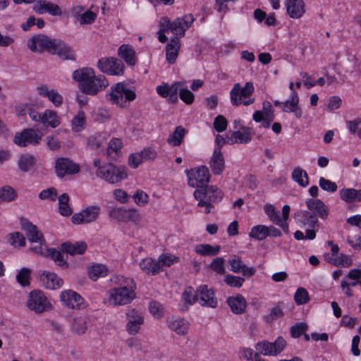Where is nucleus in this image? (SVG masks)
Wrapping results in <instances>:
<instances>
[{
	"instance_id": "nucleus-1",
	"label": "nucleus",
	"mask_w": 361,
	"mask_h": 361,
	"mask_svg": "<svg viewBox=\"0 0 361 361\" xmlns=\"http://www.w3.org/2000/svg\"><path fill=\"white\" fill-rule=\"evenodd\" d=\"M73 78L78 83L79 90L84 94L95 96L109 86L104 75H96L93 69L82 68L73 73Z\"/></svg>"
},
{
	"instance_id": "nucleus-2",
	"label": "nucleus",
	"mask_w": 361,
	"mask_h": 361,
	"mask_svg": "<svg viewBox=\"0 0 361 361\" xmlns=\"http://www.w3.org/2000/svg\"><path fill=\"white\" fill-rule=\"evenodd\" d=\"M117 287L107 292V301L111 305H125L130 303L135 298V283L132 279L123 276L116 277Z\"/></svg>"
},
{
	"instance_id": "nucleus-3",
	"label": "nucleus",
	"mask_w": 361,
	"mask_h": 361,
	"mask_svg": "<svg viewBox=\"0 0 361 361\" xmlns=\"http://www.w3.org/2000/svg\"><path fill=\"white\" fill-rule=\"evenodd\" d=\"M136 97L135 91L128 88L125 82L113 85L105 95L106 99L110 104L121 109L128 107L130 102L134 101Z\"/></svg>"
},
{
	"instance_id": "nucleus-4",
	"label": "nucleus",
	"mask_w": 361,
	"mask_h": 361,
	"mask_svg": "<svg viewBox=\"0 0 361 361\" xmlns=\"http://www.w3.org/2000/svg\"><path fill=\"white\" fill-rule=\"evenodd\" d=\"M97 177L101 178L111 184H115L127 178V169L123 166H115L112 164L97 168Z\"/></svg>"
},
{
	"instance_id": "nucleus-5",
	"label": "nucleus",
	"mask_w": 361,
	"mask_h": 361,
	"mask_svg": "<svg viewBox=\"0 0 361 361\" xmlns=\"http://www.w3.org/2000/svg\"><path fill=\"white\" fill-rule=\"evenodd\" d=\"M58 39H51L47 35L39 34L32 36L27 41V47L34 52L47 51L51 54L54 52L55 47Z\"/></svg>"
},
{
	"instance_id": "nucleus-6",
	"label": "nucleus",
	"mask_w": 361,
	"mask_h": 361,
	"mask_svg": "<svg viewBox=\"0 0 361 361\" xmlns=\"http://www.w3.org/2000/svg\"><path fill=\"white\" fill-rule=\"evenodd\" d=\"M26 305L30 310L37 314L42 313L51 306L44 293L39 290H34L30 293Z\"/></svg>"
},
{
	"instance_id": "nucleus-7",
	"label": "nucleus",
	"mask_w": 361,
	"mask_h": 361,
	"mask_svg": "<svg viewBox=\"0 0 361 361\" xmlns=\"http://www.w3.org/2000/svg\"><path fill=\"white\" fill-rule=\"evenodd\" d=\"M188 183L192 188H200L209 181L210 174L207 166H202L194 169L186 171Z\"/></svg>"
},
{
	"instance_id": "nucleus-8",
	"label": "nucleus",
	"mask_w": 361,
	"mask_h": 361,
	"mask_svg": "<svg viewBox=\"0 0 361 361\" xmlns=\"http://www.w3.org/2000/svg\"><path fill=\"white\" fill-rule=\"evenodd\" d=\"M97 67L102 72L110 75H122L124 73L123 62L114 57L100 59Z\"/></svg>"
},
{
	"instance_id": "nucleus-9",
	"label": "nucleus",
	"mask_w": 361,
	"mask_h": 361,
	"mask_svg": "<svg viewBox=\"0 0 361 361\" xmlns=\"http://www.w3.org/2000/svg\"><path fill=\"white\" fill-rule=\"evenodd\" d=\"M193 299H196V302L203 307L216 308L218 305L214 290L209 288L207 285H201L197 288Z\"/></svg>"
},
{
	"instance_id": "nucleus-10",
	"label": "nucleus",
	"mask_w": 361,
	"mask_h": 361,
	"mask_svg": "<svg viewBox=\"0 0 361 361\" xmlns=\"http://www.w3.org/2000/svg\"><path fill=\"white\" fill-rule=\"evenodd\" d=\"M254 90L255 87L251 82H247L244 87H241L240 83H235L230 92L231 104L236 106L241 105L242 99L250 97Z\"/></svg>"
},
{
	"instance_id": "nucleus-11",
	"label": "nucleus",
	"mask_w": 361,
	"mask_h": 361,
	"mask_svg": "<svg viewBox=\"0 0 361 361\" xmlns=\"http://www.w3.org/2000/svg\"><path fill=\"white\" fill-rule=\"evenodd\" d=\"M101 207L98 205L89 206L78 213H75L71 217V221L74 224H87L95 221L100 214Z\"/></svg>"
},
{
	"instance_id": "nucleus-12",
	"label": "nucleus",
	"mask_w": 361,
	"mask_h": 361,
	"mask_svg": "<svg viewBox=\"0 0 361 361\" xmlns=\"http://www.w3.org/2000/svg\"><path fill=\"white\" fill-rule=\"evenodd\" d=\"M286 345V341L283 338L279 337L274 343L267 341L259 342L256 344L255 348L259 353L271 356L282 352Z\"/></svg>"
},
{
	"instance_id": "nucleus-13",
	"label": "nucleus",
	"mask_w": 361,
	"mask_h": 361,
	"mask_svg": "<svg viewBox=\"0 0 361 361\" xmlns=\"http://www.w3.org/2000/svg\"><path fill=\"white\" fill-rule=\"evenodd\" d=\"M109 216L123 222H136L140 219V214L135 209L112 208L109 211Z\"/></svg>"
},
{
	"instance_id": "nucleus-14",
	"label": "nucleus",
	"mask_w": 361,
	"mask_h": 361,
	"mask_svg": "<svg viewBox=\"0 0 361 361\" xmlns=\"http://www.w3.org/2000/svg\"><path fill=\"white\" fill-rule=\"evenodd\" d=\"M263 109L262 111H256L253 114V120L259 123L262 122V126L267 128L270 126L271 123L274 119V109L272 105L269 102L264 101L262 104Z\"/></svg>"
},
{
	"instance_id": "nucleus-15",
	"label": "nucleus",
	"mask_w": 361,
	"mask_h": 361,
	"mask_svg": "<svg viewBox=\"0 0 361 361\" xmlns=\"http://www.w3.org/2000/svg\"><path fill=\"white\" fill-rule=\"evenodd\" d=\"M42 136L35 130L27 128L15 135L13 142L18 146L25 147L30 144H38Z\"/></svg>"
},
{
	"instance_id": "nucleus-16",
	"label": "nucleus",
	"mask_w": 361,
	"mask_h": 361,
	"mask_svg": "<svg viewBox=\"0 0 361 361\" xmlns=\"http://www.w3.org/2000/svg\"><path fill=\"white\" fill-rule=\"evenodd\" d=\"M126 318L128 320L127 331L131 335L138 333L141 325L144 323V317L142 313L135 309H131L126 312Z\"/></svg>"
},
{
	"instance_id": "nucleus-17",
	"label": "nucleus",
	"mask_w": 361,
	"mask_h": 361,
	"mask_svg": "<svg viewBox=\"0 0 361 361\" xmlns=\"http://www.w3.org/2000/svg\"><path fill=\"white\" fill-rule=\"evenodd\" d=\"M22 229L25 232L28 240L42 245L45 243L43 234L37 227L27 219H21Z\"/></svg>"
},
{
	"instance_id": "nucleus-18",
	"label": "nucleus",
	"mask_w": 361,
	"mask_h": 361,
	"mask_svg": "<svg viewBox=\"0 0 361 361\" xmlns=\"http://www.w3.org/2000/svg\"><path fill=\"white\" fill-rule=\"evenodd\" d=\"M195 18L192 14L185 15L172 22V32L178 38L185 35V31L192 25Z\"/></svg>"
},
{
	"instance_id": "nucleus-19",
	"label": "nucleus",
	"mask_w": 361,
	"mask_h": 361,
	"mask_svg": "<svg viewBox=\"0 0 361 361\" xmlns=\"http://www.w3.org/2000/svg\"><path fill=\"white\" fill-rule=\"evenodd\" d=\"M56 173L58 176L63 177L66 174L76 173L80 169L78 165L67 158H59L56 161Z\"/></svg>"
},
{
	"instance_id": "nucleus-20",
	"label": "nucleus",
	"mask_w": 361,
	"mask_h": 361,
	"mask_svg": "<svg viewBox=\"0 0 361 361\" xmlns=\"http://www.w3.org/2000/svg\"><path fill=\"white\" fill-rule=\"evenodd\" d=\"M181 86L180 82H176L171 86L167 83H164L157 87V92L164 98L169 97L168 101L170 103H175L178 101L177 94Z\"/></svg>"
},
{
	"instance_id": "nucleus-21",
	"label": "nucleus",
	"mask_w": 361,
	"mask_h": 361,
	"mask_svg": "<svg viewBox=\"0 0 361 361\" xmlns=\"http://www.w3.org/2000/svg\"><path fill=\"white\" fill-rule=\"evenodd\" d=\"M253 135L252 129L250 127H241L239 130L233 131L227 136V144H245L251 141Z\"/></svg>"
},
{
	"instance_id": "nucleus-22",
	"label": "nucleus",
	"mask_w": 361,
	"mask_h": 361,
	"mask_svg": "<svg viewBox=\"0 0 361 361\" xmlns=\"http://www.w3.org/2000/svg\"><path fill=\"white\" fill-rule=\"evenodd\" d=\"M33 10L39 14L48 13L53 16H60L62 14L61 9L57 4L44 0L37 1Z\"/></svg>"
},
{
	"instance_id": "nucleus-23",
	"label": "nucleus",
	"mask_w": 361,
	"mask_h": 361,
	"mask_svg": "<svg viewBox=\"0 0 361 361\" xmlns=\"http://www.w3.org/2000/svg\"><path fill=\"white\" fill-rule=\"evenodd\" d=\"M60 298L65 306L71 309H78L83 303L82 298L71 290L63 291L61 293Z\"/></svg>"
},
{
	"instance_id": "nucleus-24",
	"label": "nucleus",
	"mask_w": 361,
	"mask_h": 361,
	"mask_svg": "<svg viewBox=\"0 0 361 361\" xmlns=\"http://www.w3.org/2000/svg\"><path fill=\"white\" fill-rule=\"evenodd\" d=\"M54 49V52H51V54H56L61 59L75 60V54L73 49L64 41L58 39Z\"/></svg>"
},
{
	"instance_id": "nucleus-25",
	"label": "nucleus",
	"mask_w": 361,
	"mask_h": 361,
	"mask_svg": "<svg viewBox=\"0 0 361 361\" xmlns=\"http://www.w3.org/2000/svg\"><path fill=\"white\" fill-rule=\"evenodd\" d=\"M285 5L287 13L291 18H300L305 13L303 0H286Z\"/></svg>"
},
{
	"instance_id": "nucleus-26",
	"label": "nucleus",
	"mask_w": 361,
	"mask_h": 361,
	"mask_svg": "<svg viewBox=\"0 0 361 361\" xmlns=\"http://www.w3.org/2000/svg\"><path fill=\"white\" fill-rule=\"evenodd\" d=\"M214 175H220L225 168V161L219 148H216L209 162Z\"/></svg>"
},
{
	"instance_id": "nucleus-27",
	"label": "nucleus",
	"mask_w": 361,
	"mask_h": 361,
	"mask_svg": "<svg viewBox=\"0 0 361 361\" xmlns=\"http://www.w3.org/2000/svg\"><path fill=\"white\" fill-rule=\"evenodd\" d=\"M194 197L198 201V207H205V213L207 214H209L214 207L209 199L207 188L200 187V188L196 189L194 192Z\"/></svg>"
},
{
	"instance_id": "nucleus-28",
	"label": "nucleus",
	"mask_w": 361,
	"mask_h": 361,
	"mask_svg": "<svg viewBox=\"0 0 361 361\" xmlns=\"http://www.w3.org/2000/svg\"><path fill=\"white\" fill-rule=\"evenodd\" d=\"M299 97L295 91H293L290 99L283 102V111L286 113H294L296 118H300L302 116V111L298 106Z\"/></svg>"
},
{
	"instance_id": "nucleus-29",
	"label": "nucleus",
	"mask_w": 361,
	"mask_h": 361,
	"mask_svg": "<svg viewBox=\"0 0 361 361\" xmlns=\"http://www.w3.org/2000/svg\"><path fill=\"white\" fill-rule=\"evenodd\" d=\"M180 48V42L178 37H172L166 46V59L170 64L174 63L176 61Z\"/></svg>"
},
{
	"instance_id": "nucleus-30",
	"label": "nucleus",
	"mask_w": 361,
	"mask_h": 361,
	"mask_svg": "<svg viewBox=\"0 0 361 361\" xmlns=\"http://www.w3.org/2000/svg\"><path fill=\"white\" fill-rule=\"evenodd\" d=\"M41 281L48 289H56L62 286L63 280L54 273L44 271L41 276Z\"/></svg>"
},
{
	"instance_id": "nucleus-31",
	"label": "nucleus",
	"mask_w": 361,
	"mask_h": 361,
	"mask_svg": "<svg viewBox=\"0 0 361 361\" xmlns=\"http://www.w3.org/2000/svg\"><path fill=\"white\" fill-rule=\"evenodd\" d=\"M307 208L314 213L316 212L321 218L326 219L329 214L328 207L319 199H308L306 201Z\"/></svg>"
},
{
	"instance_id": "nucleus-32",
	"label": "nucleus",
	"mask_w": 361,
	"mask_h": 361,
	"mask_svg": "<svg viewBox=\"0 0 361 361\" xmlns=\"http://www.w3.org/2000/svg\"><path fill=\"white\" fill-rule=\"evenodd\" d=\"M37 92L41 96L47 97L56 106H59L63 102L62 96L55 90H49L45 85L37 88Z\"/></svg>"
},
{
	"instance_id": "nucleus-33",
	"label": "nucleus",
	"mask_w": 361,
	"mask_h": 361,
	"mask_svg": "<svg viewBox=\"0 0 361 361\" xmlns=\"http://www.w3.org/2000/svg\"><path fill=\"white\" fill-rule=\"evenodd\" d=\"M264 212L269 217L270 220L275 224L282 228L284 232H288V225L286 222L281 220L279 212L276 211L272 204H267L264 206Z\"/></svg>"
},
{
	"instance_id": "nucleus-34",
	"label": "nucleus",
	"mask_w": 361,
	"mask_h": 361,
	"mask_svg": "<svg viewBox=\"0 0 361 361\" xmlns=\"http://www.w3.org/2000/svg\"><path fill=\"white\" fill-rule=\"evenodd\" d=\"M168 327L178 335L187 334L189 327V323L183 319H176L171 317L167 320Z\"/></svg>"
},
{
	"instance_id": "nucleus-35",
	"label": "nucleus",
	"mask_w": 361,
	"mask_h": 361,
	"mask_svg": "<svg viewBox=\"0 0 361 361\" xmlns=\"http://www.w3.org/2000/svg\"><path fill=\"white\" fill-rule=\"evenodd\" d=\"M61 249L63 252L71 255H82L87 250V244L84 241H79L72 243L65 242L61 245Z\"/></svg>"
},
{
	"instance_id": "nucleus-36",
	"label": "nucleus",
	"mask_w": 361,
	"mask_h": 361,
	"mask_svg": "<svg viewBox=\"0 0 361 361\" xmlns=\"http://www.w3.org/2000/svg\"><path fill=\"white\" fill-rule=\"evenodd\" d=\"M227 302L232 312L235 314H242L245 312L247 302L244 297L241 295H237L235 297H229Z\"/></svg>"
},
{
	"instance_id": "nucleus-37",
	"label": "nucleus",
	"mask_w": 361,
	"mask_h": 361,
	"mask_svg": "<svg viewBox=\"0 0 361 361\" xmlns=\"http://www.w3.org/2000/svg\"><path fill=\"white\" fill-rule=\"evenodd\" d=\"M187 130L183 126H177L166 140L167 143L171 147H179L183 141Z\"/></svg>"
},
{
	"instance_id": "nucleus-38",
	"label": "nucleus",
	"mask_w": 361,
	"mask_h": 361,
	"mask_svg": "<svg viewBox=\"0 0 361 361\" xmlns=\"http://www.w3.org/2000/svg\"><path fill=\"white\" fill-rule=\"evenodd\" d=\"M118 56L123 59L128 66H134L136 63L135 51L128 44L121 45L118 50Z\"/></svg>"
},
{
	"instance_id": "nucleus-39",
	"label": "nucleus",
	"mask_w": 361,
	"mask_h": 361,
	"mask_svg": "<svg viewBox=\"0 0 361 361\" xmlns=\"http://www.w3.org/2000/svg\"><path fill=\"white\" fill-rule=\"evenodd\" d=\"M340 197L345 202H361V189L343 188L340 190Z\"/></svg>"
},
{
	"instance_id": "nucleus-40",
	"label": "nucleus",
	"mask_w": 361,
	"mask_h": 361,
	"mask_svg": "<svg viewBox=\"0 0 361 361\" xmlns=\"http://www.w3.org/2000/svg\"><path fill=\"white\" fill-rule=\"evenodd\" d=\"M297 216L304 226H308L312 228H314L317 226L318 219L316 214H312L308 211H300L298 212Z\"/></svg>"
},
{
	"instance_id": "nucleus-41",
	"label": "nucleus",
	"mask_w": 361,
	"mask_h": 361,
	"mask_svg": "<svg viewBox=\"0 0 361 361\" xmlns=\"http://www.w3.org/2000/svg\"><path fill=\"white\" fill-rule=\"evenodd\" d=\"M159 27L158 39L160 42L165 43L168 41L166 32L169 30L172 32V22L170 21L168 17H162L159 20Z\"/></svg>"
},
{
	"instance_id": "nucleus-42",
	"label": "nucleus",
	"mask_w": 361,
	"mask_h": 361,
	"mask_svg": "<svg viewBox=\"0 0 361 361\" xmlns=\"http://www.w3.org/2000/svg\"><path fill=\"white\" fill-rule=\"evenodd\" d=\"M140 268L147 274L155 275L160 271L161 267L159 262L152 258H146L140 263Z\"/></svg>"
},
{
	"instance_id": "nucleus-43",
	"label": "nucleus",
	"mask_w": 361,
	"mask_h": 361,
	"mask_svg": "<svg viewBox=\"0 0 361 361\" xmlns=\"http://www.w3.org/2000/svg\"><path fill=\"white\" fill-rule=\"evenodd\" d=\"M42 123L46 126L54 128L59 126L61 122L60 118L54 111L47 109L42 115Z\"/></svg>"
},
{
	"instance_id": "nucleus-44",
	"label": "nucleus",
	"mask_w": 361,
	"mask_h": 361,
	"mask_svg": "<svg viewBox=\"0 0 361 361\" xmlns=\"http://www.w3.org/2000/svg\"><path fill=\"white\" fill-rule=\"evenodd\" d=\"M220 250L219 245L212 246L209 244H199L195 248V252L202 256H215Z\"/></svg>"
},
{
	"instance_id": "nucleus-45",
	"label": "nucleus",
	"mask_w": 361,
	"mask_h": 361,
	"mask_svg": "<svg viewBox=\"0 0 361 361\" xmlns=\"http://www.w3.org/2000/svg\"><path fill=\"white\" fill-rule=\"evenodd\" d=\"M35 161V157L33 155L25 154L20 157L18 165L21 171L27 172L34 166Z\"/></svg>"
},
{
	"instance_id": "nucleus-46",
	"label": "nucleus",
	"mask_w": 361,
	"mask_h": 361,
	"mask_svg": "<svg viewBox=\"0 0 361 361\" xmlns=\"http://www.w3.org/2000/svg\"><path fill=\"white\" fill-rule=\"evenodd\" d=\"M108 274V269L103 264H94L88 270L89 277L92 281H97L99 277H104Z\"/></svg>"
},
{
	"instance_id": "nucleus-47",
	"label": "nucleus",
	"mask_w": 361,
	"mask_h": 361,
	"mask_svg": "<svg viewBox=\"0 0 361 361\" xmlns=\"http://www.w3.org/2000/svg\"><path fill=\"white\" fill-rule=\"evenodd\" d=\"M292 178L300 186L305 187L309 183V178L305 171L300 167H296L292 172Z\"/></svg>"
},
{
	"instance_id": "nucleus-48",
	"label": "nucleus",
	"mask_w": 361,
	"mask_h": 361,
	"mask_svg": "<svg viewBox=\"0 0 361 361\" xmlns=\"http://www.w3.org/2000/svg\"><path fill=\"white\" fill-rule=\"evenodd\" d=\"M68 202L69 197L66 193H63L59 197V209L62 216H68L73 213Z\"/></svg>"
},
{
	"instance_id": "nucleus-49",
	"label": "nucleus",
	"mask_w": 361,
	"mask_h": 361,
	"mask_svg": "<svg viewBox=\"0 0 361 361\" xmlns=\"http://www.w3.org/2000/svg\"><path fill=\"white\" fill-rule=\"evenodd\" d=\"M44 255L46 257L53 259L59 266L62 267H68L66 260L63 259V256L59 250L54 248L47 249Z\"/></svg>"
},
{
	"instance_id": "nucleus-50",
	"label": "nucleus",
	"mask_w": 361,
	"mask_h": 361,
	"mask_svg": "<svg viewBox=\"0 0 361 361\" xmlns=\"http://www.w3.org/2000/svg\"><path fill=\"white\" fill-rule=\"evenodd\" d=\"M122 146V142L118 138H113L109 143L108 148L106 149L107 155L111 159H116L118 153L121 151Z\"/></svg>"
},
{
	"instance_id": "nucleus-51",
	"label": "nucleus",
	"mask_w": 361,
	"mask_h": 361,
	"mask_svg": "<svg viewBox=\"0 0 361 361\" xmlns=\"http://www.w3.org/2000/svg\"><path fill=\"white\" fill-rule=\"evenodd\" d=\"M72 331L77 335H82L87 330V320L85 317H76L73 319L71 327Z\"/></svg>"
},
{
	"instance_id": "nucleus-52",
	"label": "nucleus",
	"mask_w": 361,
	"mask_h": 361,
	"mask_svg": "<svg viewBox=\"0 0 361 361\" xmlns=\"http://www.w3.org/2000/svg\"><path fill=\"white\" fill-rule=\"evenodd\" d=\"M249 235L258 240H262L269 235V228L267 226L263 225L254 226L251 229Z\"/></svg>"
},
{
	"instance_id": "nucleus-53",
	"label": "nucleus",
	"mask_w": 361,
	"mask_h": 361,
	"mask_svg": "<svg viewBox=\"0 0 361 361\" xmlns=\"http://www.w3.org/2000/svg\"><path fill=\"white\" fill-rule=\"evenodd\" d=\"M294 300L298 305H302L309 302L310 297L307 290L302 287L298 288L294 294Z\"/></svg>"
},
{
	"instance_id": "nucleus-54",
	"label": "nucleus",
	"mask_w": 361,
	"mask_h": 361,
	"mask_svg": "<svg viewBox=\"0 0 361 361\" xmlns=\"http://www.w3.org/2000/svg\"><path fill=\"white\" fill-rule=\"evenodd\" d=\"M31 270L28 268H22L16 276V280L22 286L25 287L30 285Z\"/></svg>"
},
{
	"instance_id": "nucleus-55",
	"label": "nucleus",
	"mask_w": 361,
	"mask_h": 361,
	"mask_svg": "<svg viewBox=\"0 0 361 361\" xmlns=\"http://www.w3.org/2000/svg\"><path fill=\"white\" fill-rule=\"evenodd\" d=\"M16 197V193L11 187L6 185L0 189V201L10 202Z\"/></svg>"
},
{
	"instance_id": "nucleus-56",
	"label": "nucleus",
	"mask_w": 361,
	"mask_h": 361,
	"mask_svg": "<svg viewBox=\"0 0 361 361\" xmlns=\"http://www.w3.org/2000/svg\"><path fill=\"white\" fill-rule=\"evenodd\" d=\"M85 123V116L83 111H79L72 120V130L75 132H79L84 128Z\"/></svg>"
},
{
	"instance_id": "nucleus-57",
	"label": "nucleus",
	"mask_w": 361,
	"mask_h": 361,
	"mask_svg": "<svg viewBox=\"0 0 361 361\" xmlns=\"http://www.w3.org/2000/svg\"><path fill=\"white\" fill-rule=\"evenodd\" d=\"M224 282L231 287L240 288L245 282V279L240 276L226 274L224 278Z\"/></svg>"
},
{
	"instance_id": "nucleus-58",
	"label": "nucleus",
	"mask_w": 361,
	"mask_h": 361,
	"mask_svg": "<svg viewBox=\"0 0 361 361\" xmlns=\"http://www.w3.org/2000/svg\"><path fill=\"white\" fill-rule=\"evenodd\" d=\"M207 195H209V199L211 202H220L224 196V194L221 190H219L217 187L211 185L207 187Z\"/></svg>"
},
{
	"instance_id": "nucleus-59",
	"label": "nucleus",
	"mask_w": 361,
	"mask_h": 361,
	"mask_svg": "<svg viewBox=\"0 0 361 361\" xmlns=\"http://www.w3.org/2000/svg\"><path fill=\"white\" fill-rule=\"evenodd\" d=\"M225 260L223 257H216L210 264L211 269L216 273L223 275L226 272Z\"/></svg>"
},
{
	"instance_id": "nucleus-60",
	"label": "nucleus",
	"mask_w": 361,
	"mask_h": 361,
	"mask_svg": "<svg viewBox=\"0 0 361 361\" xmlns=\"http://www.w3.org/2000/svg\"><path fill=\"white\" fill-rule=\"evenodd\" d=\"M8 242L11 245L23 247L25 245V239L23 235L19 232H14L8 235Z\"/></svg>"
},
{
	"instance_id": "nucleus-61",
	"label": "nucleus",
	"mask_w": 361,
	"mask_h": 361,
	"mask_svg": "<svg viewBox=\"0 0 361 361\" xmlns=\"http://www.w3.org/2000/svg\"><path fill=\"white\" fill-rule=\"evenodd\" d=\"M346 123L350 132L353 134L357 133V136L361 138V118L347 121Z\"/></svg>"
},
{
	"instance_id": "nucleus-62",
	"label": "nucleus",
	"mask_w": 361,
	"mask_h": 361,
	"mask_svg": "<svg viewBox=\"0 0 361 361\" xmlns=\"http://www.w3.org/2000/svg\"><path fill=\"white\" fill-rule=\"evenodd\" d=\"M319 184L323 190L334 192L336 191L338 187L336 183L327 180L323 177L319 178Z\"/></svg>"
},
{
	"instance_id": "nucleus-63",
	"label": "nucleus",
	"mask_w": 361,
	"mask_h": 361,
	"mask_svg": "<svg viewBox=\"0 0 361 361\" xmlns=\"http://www.w3.org/2000/svg\"><path fill=\"white\" fill-rule=\"evenodd\" d=\"M179 97L180 99L185 102L186 104H191L193 103L195 96L193 93L186 88L179 89Z\"/></svg>"
},
{
	"instance_id": "nucleus-64",
	"label": "nucleus",
	"mask_w": 361,
	"mask_h": 361,
	"mask_svg": "<svg viewBox=\"0 0 361 361\" xmlns=\"http://www.w3.org/2000/svg\"><path fill=\"white\" fill-rule=\"evenodd\" d=\"M213 125L214 129L217 132L221 133L226 129L228 122L226 118L224 116L219 115L215 118Z\"/></svg>"
}]
</instances>
